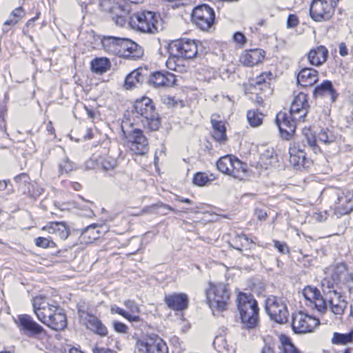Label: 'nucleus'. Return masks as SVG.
Here are the masks:
<instances>
[{
    "instance_id": "obj_1",
    "label": "nucleus",
    "mask_w": 353,
    "mask_h": 353,
    "mask_svg": "<svg viewBox=\"0 0 353 353\" xmlns=\"http://www.w3.org/2000/svg\"><path fill=\"white\" fill-rule=\"evenodd\" d=\"M327 276L321 282L323 292L333 291L336 287H345L353 292V268L349 269L345 263L334 264L327 269Z\"/></svg>"
},
{
    "instance_id": "obj_2",
    "label": "nucleus",
    "mask_w": 353,
    "mask_h": 353,
    "mask_svg": "<svg viewBox=\"0 0 353 353\" xmlns=\"http://www.w3.org/2000/svg\"><path fill=\"white\" fill-rule=\"evenodd\" d=\"M132 117L134 120L137 119L135 124L141 122L144 128L150 130H157L160 127V118L152 100L148 97L136 101Z\"/></svg>"
},
{
    "instance_id": "obj_3",
    "label": "nucleus",
    "mask_w": 353,
    "mask_h": 353,
    "mask_svg": "<svg viewBox=\"0 0 353 353\" xmlns=\"http://www.w3.org/2000/svg\"><path fill=\"white\" fill-rule=\"evenodd\" d=\"M102 44L107 51L122 57L135 59L143 54L138 44L128 39L107 37L102 40Z\"/></svg>"
},
{
    "instance_id": "obj_4",
    "label": "nucleus",
    "mask_w": 353,
    "mask_h": 353,
    "mask_svg": "<svg viewBox=\"0 0 353 353\" xmlns=\"http://www.w3.org/2000/svg\"><path fill=\"white\" fill-rule=\"evenodd\" d=\"M236 302L243 326L247 329L256 327L259 323V308L254 296L252 294L241 292L238 295Z\"/></svg>"
},
{
    "instance_id": "obj_5",
    "label": "nucleus",
    "mask_w": 353,
    "mask_h": 353,
    "mask_svg": "<svg viewBox=\"0 0 353 353\" xmlns=\"http://www.w3.org/2000/svg\"><path fill=\"white\" fill-rule=\"evenodd\" d=\"M137 124L128 119L123 120L121 131L128 141V146L137 154H144L149 149L148 141L143 132L135 127Z\"/></svg>"
},
{
    "instance_id": "obj_6",
    "label": "nucleus",
    "mask_w": 353,
    "mask_h": 353,
    "mask_svg": "<svg viewBox=\"0 0 353 353\" xmlns=\"http://www.w3.org/2000/svg\"><path fill=\"white\" fill-rule=\"evenodd\" d=\"M205 294L207 303L212 310L216 309L219 311L226 310L230 294L225 284L210 281Z\"/></svg>"
},
{
    "instance_id": "obj_7",
    "label": "nucleus",
    "mask_w": 353,
    "mask_h": 353,
    "mask_svg": "<svg viewBox=\"0 0 353 353\" xmlns=\"http://www.w3.org/2000/svg\"><path fill=\"white\" fill-rule=\"evenodd\" d=\"M218 170L234 179L242 180L246 172V165L233 155L221 157L216 163Z\"/></svg>"
},
{
    "instance_id": "obj_8",
    "label": "nucleus",
    "mask_w": 353,
    "mask_h": 353,
    "mask_svg": "<svg viewBox=\"0 0 353 353\" xmlns=\"http://www.w3.org/2000/svg\"><path fill=\"white\" fill-rule=\"evenodd\" d=\"M339 0H313L310 4V14L316 22L330 20L334 14Z\"/></svg>"
},
{
    "instance_id": "obj_9",
    "label": "nucleus",
    "mask_w": 353,
    "mask_h": 353,
    "mask_svg": "<svg viewBox=\"0 0 353 353\" xmlns=\"http://www.w3.org/2000/svg\"><path fill=\"white\" fill-rule=\"evenodd\" d=\"M265 311L270 319L278 323L283 324L288 320L290 314L283 298L269 296L265 301Z\"/></svg>"
},
{
    "instance_id": "obj_10",
    "label": "nucleus",
    "mask_w": 353,
    "mask_h": 353,
    "mask_svg": "<svg viewBox=\"0 0 353 353\" xmlns=\"http://www.w3.org/2000/svg\"><path fill=\"white\" fill-rule=\"evenodd\" d=\"M158 16L150 11H143L134 14L130 17L129 23L133 29L142 32L154 33L157 31L156 23Z\"/></svg>"
},
{
    "instance_id": "obj_11",
    "label": "nucleus",
    "mask_w": 353,
    "mask_h": 353,
    "mask_svg": "<svg viewBox=\"0 0 353 353\" xmlns=\"http://www.w3.org/2000/svg\"><path fill=\"white\" fill-rule=\"evenodd\" d=\"M192 21L193 23L203 31H209L214 26L215 12L207 4L196 6L192 11Z\"/></svg>"
},
{
    "instance_id": "obj_12",
    "label": "nucleus",
    "mask_w": 353,
    "mask_h": 353,
    "mask_svg": "<svg viewBox=\"0 0 353 353\" xmlns=\"http://www.w3.org/2000/svg\"><path fill=\"white\" fill-rule=\"evenodd\" d=\"M34 313L41 322L50 316L60 305L58 302L45 295H39L32 299Z\"/></svg>"
},
{
    "instance_id": "obj_13",
    "label": "nucleus",
    "mask_w": 353,
    "mask_h": 353,
    "mask_svg": "<svg viewBox=\"0 0 353 353\" xmlns=\"http://www.w3.org/2000/svg\"><path fill=\"white\" fill-rule=\"evenodd\" d=\"M14 323L21 334L30 337H37L46 334L43 327L37 323L32 317L28 314H19L14 319Z\"/></svg>"
},
{
    "instance_id": "obj_14",
    "label": "nucleus",
    "mask_w": 353,
    "mask_h": 353,
    "mask_svg": "<svg viewBox=\"0 0 353 353\" xmlns=\"http://www.w3.org/2000/svg\"><path fill=\"white\" fill-rule=\"evenodd\" d=\"M134 353H168V346L163 340L157 336L139 339Z\"/></svg>"
},
{
    "instance_id": "obj_15",
    "label": "nucleus",
    "mask_w": 353,
    "mask_h": 353,
    "mask_svg": "<svg viewBox=\"0 0 353 353\" xmlns=\"http://www.w3.org/2000/svg\"><path fill=\"white\" fill-rule=\"evenodd\" d=\"M320 321L303 312L293 315L292 326L296 333L303 334L312 332L319 326Z\"/></svg>"
},
{
    "instance_id": "obj_16",
    "label": "nucleus",
    "mask_w": 353,
    "mask_h": 353,
    "mask_svg": "<svg viewBox=\"0 0 353 353\" xmlns=\"http://www.w3.org/2000/svg\"><path fill=\"white\" fill-rule=\"evenodd\" d=\"M171 53H179L185 59H192L198 53L197 43L195 40L190 39H181L172 41L170 44Z\"/></svg>"
},
{
    "instance_id": "obj_17",
    "label": "nucleus",
    "mask_w": 353,
    "mask_h": 353,
    "mask_svg": "<svg viewBox=\"0 0 353 353\" xmlns=\"http://www.w3.org/2000/svg\"><path fill=\"white\" fill-rule=\"evenodd\" d=\"M296 121L299 120L290 112H280L276 114V123L283 139L289 140L292 137L296 130Z\"/></svg>"
},
{
    "instance_id": "obj_18",
    "label": "nucleus",
    "mask_w": 353,
    "mask_h": 353,
    "mask_svg": "<svg viewBox=\"0 0 353 353\" xmlns=\"http://www.w3.org/2000/svg\"><path fill=\"white\" fill-rule=\"evenodd\" d=\"M290 162L296 169L308 168L312 162L306 157L304 150L299 143H294L289 148Z\"/></svg>"
},
{
    "instance_id": "obj_19",
    "label": "nucleus",
    "mask_w": 353,
    "mask_h": 353,
    "mask_svg": "<svg viewBox=\"0 0 353 353\" xmlns=\"http://www.w3.org/2000/svg\"><path fill=\"white\" fill-rule=\"evenodd\" d=\"M308 108L309 104L307 95L300 92L294 97L289 112L294 115V118L304 121L305 117L308 112Z\"/></svg>"
},
{
    "instance_id": "obj_20",
    "label": "nucleus",
    "mask_w": 353,
    "mask_h": 353,
    "mask_svg": "<svg viewBox=\"0 0 353 353\" xmlns=\"http://www.w3.org/2000/svg\"><path fill=\"white\" fill-rule=\"evenodd\" d=\"M323 294L327 296L330 294V297L327 298L332 312L336 316L343 315L347 306V302L337 292L336 289H333V291L323 292Z\"/></svg>"
},
{
    "instance_id": "obj_21",
    "label": "nucleus",
    "mask_w": 353,
    "mask_h": 353,
    "mask_svg": "<svg viewBox=\"0 0 353 353\" xmlns=\"http://www.w3.org/2000/svg\"><path fill=\"white\" fill-rule=\"evenodd\" d=\"M148 71L146 68H139L130 72L125 79L123 87L132 90L141 85L148 79Z\"/></svg>"
},
{
    "instance_id": "obj_22",
    "label": "nucleus",
    "mask_w": 353,
    "mask_h": 353,
    "mask_svg": "<svg viewBox=\"0 0 353 353\" xmlns=\"http://www.w3.org/2000/svg\"><path fill=\"white\" fill-rule=\"evenodd\" d=\"M42 323L57 331L64 330L67 326V319L63 309L59 306L50 316L45 320V322Z\"/></svg>"
},
{
    "instance_id": "obj_23",
    "label": "nucleus",
    "mask_w": 353,
    "mask_h": 353,
    "mask_svg": "<svg viewBox=\"0 0 353 353\" xmlns=\"http://www.w3.org/2000/svg\"><path fill=\"white\" fill-rule=\"evenodd\" d=\"M149 82L155 88L170 87L176 83V77L172 73L160 71L155 72L150 76Z\"/></svg>"
},
{
    "instance_id": "obj_24",
    "label": "nucleus",
    "mask_w": 353,
    "mask_h": 353,
    "mask_svg": "<svg viewBox=\"0 0 353 353\" xmlns=\"http://www.w3.org/2000/svg\"><path fill=\"white\" fill-rule=\"evenodd\" d=\"M165 302L172 310L183 311L188 307V296L184 293H174L165 297Z\"/></svg>"
},
{
    "instance_id": "obj_25",
    "label": "nucleus",
    "mask_w": 353,
    "mask_h": 353,
    "mask_svg": "<svg viewBox=\"0 0 353 353\" xmlns=\"http://www.w3.org/2000/svg\"><path fill=\"white\" fill-rule=\"evenodd\" d=\"M265 52L261 49H252L244 51L240 56L241 63L248 67H253L262 62Z\"/></svg>"
},
{
    "instance_id": "obj_26",
    "label": "nucleus",
    "mask_w": 353,
    "mask_h": 353,
    "mask_svg": "<svg viewBox=\"0 0 353 353\" xmlns=\"http://www.w3.org/2000/svg\"><path fill=\"white\" fill-rule=\"evenodd\" d=\"M313 96L318 97H329L332 103L335 102L339 94L333 86L332 81L324 80L321 84L315 87Z\"/></svg>"
},
{
    "instance_id": "obj_27",
    "label": "nucleus",
    "mask_w": 353,
    "mask_h": 353,
    "mask_svg": "<svg viewBox=\"0 0 353 353\" xmlns=\"http://www.w3.org/2000/svg\"><path fill=\"white\" fill-rule=\"evenodd\" d=\"M296 80L302 87L312 86L319 81V72L311 68H303L297 74Z\"/></svg>"
},
{
    "instance_id": "obj_28",
    "label": "nucleus",
    "mask_w": 353,
    "mask_h": 353,
    "mask_svg": "<svg viewBox=\"0 0 353 353\" xmlns=\"http://www.w3.org/2000/svg\"><path fill=\"white\" fill-rule=\"evenodd\" d=\"M337 204L338 208L343 210V213L348 214L353 210V192L348 190H338Z\"/></svg>"
},
{
    "instance_id": "obj_29",
    "label": "nucleus",
    "mask_w": 353,
    "mask_h": 353,
    "mask_svg": "<svg viewBox=\"0 0 353 353\" xmlns=\"http://www.w3.org/2000/svg\"><path fill=\"white\" fill-rule=\"evenodd\" d=\"M327 55V49L323 46H320L316 48L312 49L307 53V59L311 65L319 66L326 61Z\"/></svg>"
},
{
    "instance_id": "obj_30",
    "label": "nucleus",
    "mask_w": 353,
    "mask_h": 353,
    "mask_svg": "<svg viewBox=\"0 0 353 353\" xmlns=\"http://www.w3.org/2000/svg\"><path fill=\"white\" fill-rule=\"evenodd\" d=\"M219 116L212 114L211 123L212 125V137L219 143H224L227 139L226 128L222 121L217 120Z\"/></svg>"
},
{
    "instance_id": "obj_31",
    "label": "nucleus",
    "mask_w": 353,
    "mask_h": 353,
    "mask_svg": "<svg viewBox=\"0 0 353 353\" xmlns=\"http://www.w3.org/2000/svg\"><path fill=\"white\" fill-rule=\"evenodd\" d=\"M43 230L56 236L61 240H65L69 235V229L64 222H51L44 226Z\"/></svg>"
},
{
    "instance_id": "obj_32",
    "label": "nucleus",
    "mask_w": 353,
    "mask_h": 353,
    "mask_svg": "<svg viewBox=\"0 0 353 353\" xmlns=\"http://www.w3.org/2000/svg\"><path fill=\"white\" fill-rule=\"evenodd\" d=\"M184 59L179 53L170 52V55L166 61V67L170 70L183 73L186 71Z\"/></svg>"
},
{
    "instance_id": "obj_33",
    "label": "nucleus",
    "mask_w": 353,
    "mask_h": 353,
    "mask_svg": "<svg viewBox=\"0 0 353 353\" xmlns=\"http://www.w3.org/2000/svg\"><path fill=\"white\" fill-rule=\"evenodd\" d=\"M87 327L93 332L104 336L108 334L107 327L102 323V322L96 316L92 315H88Z\"/></svg>"
},
{
    "instance_id": "obj_34",
    "label": "nucleus",
    "mask_w": 353,
    "mask_h": 353,
    "mask_svg": "<svg viewBox=\"0 0 353 353\" xmlns=\"http://www.w3.org/2000/svg\"><path fill=\"white\" fill-rule=\"evenodd\" d=\"M260 161L267 169L269 166H276L278 163V157L274 150L270 148L266 149L260 157Z\"/></svg>"
},
{
    "instance_id": "obj_35",
    "label": "nucleus",
    "mask_w": 353,
    "mask_h": 353,
    "mask_svg": "<svg viewBox=\"0 0 353 353\" xmlns=\"http://www.w3.org/2000/svg\"><path fill=\"white\" fill-rule=\"evenodd\" d=\"M110 67L108 59L101 57L96 58L91 62V68L93 72L97 74L105 72Z\"/></svg>"
},
{
    "instance_id": "obj_36",
    "label": "nucleus",
    "mask_w": 353,
    "mask_h": 353,
    "mask_svg": "<svg viewBox=\"0 0 353 353\" xmlns=\"http://www.w3.org/2000/svg\"><path fill=\"white\" fill-rule=\"evenodd\" d=\"M43 192V188L34 181H31L26 188L22 190L23 194L33 199H37Z\"/></svg>"
},
{
    "instance_id": "obj_37",
    "label": "nucleus",
    "mask_w": 353,
    "mask_h": 353,
    "mask_svg": "<svg viewBox=\"0 0 353 353\" xmlns=\"http://www.w3.org/2000/svg\"><path fill=\"white\" fill-rule=\"evenodd\" d=\"M281 345L279 347L280 353H301L286 336L280 337Z\"/></svg>"
},
{
    "instance_id": "obj_38",
    "label": "nucleus",
    "mask_w": 353,
    "mask_h": 353,
    "mask_svg": "<svg viewBox=\"0 0 353 353\" xmlns=\"http://www.w3.org/2000/svg\"><path fill=\"white\" fill-rule=\"evenodd\" d=\"M96 225H90L84 228L81 234V238L85 242L90 243L99 238V232L96 230Z\"/></svg>"
},
{
    "instance_id": "obj_39",
    "label": "nucleus",
    "mask_w": 353,
    "mask_h": 353,
    "mask_svg": "<svg viewBox=\"0 0 353 353\" xmlns=\"http://www.w3.org/2000/svg\"><path fill=\"white\" fill-rule=\"evenodd\" d=\"M272 75L271 72L263 73L256 77L255 80L253 81L252 85L256 89H259L260 90H270V83L267 82L266 78Z\"/></svg>"
},
{
    "instance_id": "obj_40",
    "label": "nucleus",
    "mask_w": 353,
    "mask_h": 353,
    "mask_svg": "<svg viewBox=\"0 0 353 353\" xmlns=\"http://www.w3.org/2000/svg\"><path fill=\"white\" fill-rule=\"evenodd\" d=\"M264 115L255 110H250L247 113V118L249 123L252 127H258L262 124Z\"/></svg>"
},
{
    "instance_id": "obj_41",
    "label": "nucleus",
    "mask_w": 353,
    "mask_h": 353,
    "mask_svg": "<svg viewBox=\"0 0 353 353\" xmlns=\"http://www.w3.org/2000/svg\"><path fill=\"white\" fill-rule=\"evenodd\" d=\"M303 134L309 147L311 148L315 153L319 151V148L316 145V136L312 130L305 128L303 131Z\"/></svg>"
},
{
    "instance_id": "obj_42",
    "label": "nucleus",
    "mask_w": 353,
    "mask_h": 353,
    "mask_svg": "<svg viewBox=\"0 0 353 353\" xmlns=\"http://www.w3.org/2000/svg\"><path fill=\"white\" fill-rule=\"evenodd\" d=\"M111 312L112 313H117L122 316L130 322H139L141 321V318L139 315L131 314L128 312L124 310L122 308H120L117 305L112 306L111 307Z\"/></svg>"
},
{
    "instance_id": "obj_43",
    "label": "nucleus",
    "mask_w": 353,
    "mask_h": 353,
    "mask_svg": "<svg viewBox=\"0 0 353 353\" xmlns=\"http://www.w3.org/2000/svg\"><path fill=\"white\" fill-rule=\"evenodd\" d=\"M323 297L319 292V296H316L315 300H314L310 305H314V307L320 312H323L327 310L328 299L327 296ZM330 297V294L327 295Z\"/></svg>"
},
{
    "instance_id": "obj_44",
    "label": "nucleus",
    "mask_w": 353,
    "mask_h": 353,
    "mask_svg": "<svg viewBox=\"0 0 353 353\" xmlns=\"http://www.w3.org/2000/svg\"><path fill=\"white\" fill-rule=\"evenodd\" d=\"M319 141L325 144H330L335 141L336 137L329 129L321 130L318 134Z\"/></svg>"
},
{
    "instance_id": "obj_45",
    "label": "nucleus",
    "mask_w": 353,
    "mask_h": 353,
    "mask_svg": "<svg viewBox=\"0 0 353 353\" xmlns=\"http://www.w3.org/2000/svg\"><path fill=\"white\" fill-rule=\"evenodd\" d=\"M319 290L316 288L310 285L305 287L303 290V295L305 300L308 301V303H307L306 304L310 305L311 303L315 300L316 296H319Z\"/></svg>"
},
{
    "instance_id": "obj_46",
    "label": "nucleus",
    "mask_w": 353,
    "mask_h": 353,
    "mask_svg": "<svg viewBox=\"0 0 353 353\" xmlns=\"http://www.w3.org/2000/svg\"><path fill=\"white\" fill-rule=\"evenodd\" d=\"M353 339V335L351 333L340 334L334 333L332 338V343L334 344H343L345 345L351 342Z\"/></svg>"
},
{
    "instance_id": "obj_47",
    "label": "nucleus",
    "mask_w": 353,
    "mask_h": 353,
    "mask_svg": "<svg viewBox=\"0 0 353 353\" xmlns=\"http://www.w3.org/2000/svg\"><path fill=\"white\" fill-rule=\"evenodd\" d=\"M74 169V164L68 157L59 163V172L60 174H67Z\"/></svg>"
},
{
    "instance_id": "obj_48",
    "label": "nucleus",
    "mask_w": 353,
    "mask_h": 353,
    "mask_svg": "<svg viewBox=\"0 0 353 353\" xmlns=\"http://www.w3.org/2000/svg\"><path fill=\"white\" fill-rule=\"evenodd\" d=\"M14 181L18 185L21 191L23 190V188H26L27 186L31 183V180L26 173H21L19 175H17L14 178Z\"/></svg>"
},
{
    "instance_id": "obj_49",
    "label": "nucleus",
    "mask_w": 353,
    "mask_h": 353,
    "mask_svg": "<svg viewBox=\"0 0 353 353\" xmlns=\"http://www.w3.org/2000/svg\"><path fill=\"white\" fill-rule=\"evenodd\" d=\"M35 245L37 247L42 248H54L55 247V243L50 238L46 237H38L35 239Z\"/></svg>"
},
{
    "instance_id": "obj_50",
    "label": "nucleus",
    "mask_w": 353,
    "mask_h": 353,
    "mask_svg": "<svg viewBox=\"0 0 353 353\" xmlns=\"http://www.w3.org/2000/svg\"><path fill=\"white\" fill-rule=\"evenodd\" d=\"M213 345L218 352L228 350V343L223 336H217L215 337Z\"/></svg>"
},
{
    "instance_id": "obj_51",
    "label": "nucleus",
    "mask_w": 353,
    "mask_h": 353,
    "mask_svg": "<svg viewBox=\"0 0 353 353\" xmlns=\"http://www.w3.org/2000/svg\"><path fill=\"white\" fill-rule=\"evenodd\" d=\"M209 181L210 179L208 175L203 172H197L194 174L193 178V183L197 186H204Z\"/></svg>"
},
{
    "instance_id": "obj_52",
    "label": "nucleus",
    "mask_w": 353,
    "mask_h": 353,
    "mask_svg": "<svg viewBox=\"0 0 353 353\" xmlns=\"http://www.w3.org/2000/svg\"><path fill=\"white\" fill-rule=\"evenodd\" d=\"M123 305L129 310V313L133 315H138L140 313V308L137 303L132 300H125L123 302Z\"/></svg>"
},
{
    "instance_id": "obj_53",
    "label": "nucleus",
    "mask_w": 353,
    "mask_h": 353,
    "mask_svg": "<svg viewBox=\"0 0 353 353\" xmlns=\"http://www.w3.org/2000/svg\"><path fill=\"white\" fill-rule=\"evenodd\" d=\"M7 112L6 105L3 102L0 103V130L6 133V123L5 121V114Z\"/></svg>"
},
{
    "instance_id": "obj_54",
    "label": "nucleus",
    "mask_w": 353,
    "mask_h": 353,
    "mask_svg": "<svg viewBox=\"0 0 353 353\" xmlns=\"http://www.w3.org/2000/svg\"><path fill=\"white\" fill-rule=\"evenodd\" d=\"M102 166L106 171L112 170L117 166V161L115 159L107 158L103 161Z\"/></svg>"
},
{
    "instance_id": "obj_55",
    "label": "nucleus",
    "mask_w": 353,
    "mask_h": 353,
    "mask_svg": "<svg viewBox=\"0 0 353 353\" xmlns=\"http://www.w3.org/2000/svg\"><path fill=\"white\" fill-rule=\"evenodd\" d=\"M274 246L279 250L281 254H288L290 252L289 248L285 243L280 242L279 241H274Z\"/></svg>"
},
{
    "instance_id": "obj_56",
    "label": "nucleus",
    "mask_w": 353,
    "mask_h": 353,
    "mask_svg": "<svg viewBox=\"0 0 353 353\" xmlns=\"http://www.w3.org/2000/svg\"><path fill=\"white\" fill-rule=\"evenodd\" d=\"M113 327L114 330L118 333L126 334L128 331V327L121 322L114 321L113 323Z\"/></svg>"
},
{
    "instance_id": "obj_57",
    "label": "nucleus",
    "mask_w": 353,
    "mask_h": 353,
    "mask_svg": "<svg viewBox=\"0 0 353 353\" xmlns=\"http://www.w3.org/2000/svg\"><path fill=\"white\" fill-rule=\"evenodd\" d=\"M17 23H18V19H14V18L11 17V16H10V19H8L7 21H6L3 23V32H5V33L8 32L10 30V28L14 26V25H16Z\"/></svg>"
},
{
    "instance_id": "obj_58",
    "label": "nucleus",
    "mask_w": 353,
    "mask_h": 353,
    "mask_svg": "<svg viewBox=\"0 0 353 353\" xmlns=\"http://www.w3.org/2000/svg\"><path fill=\"white\" fill-rule=\"evenodd\" d=\"M299 23V19L295 14H290L287 20V27L288 28H295Z\"/></svg>"
},
{
    "instance_id": "obj_59",
    "label": "nucleus",
    "mask_w": 353,
    "mask_h": 353,
    "mask_svg": "<svg viewBox=\"0 0 353 353\" xmlns=\"http://www.w3.org/2000/svg\"><path fill=\"white\" fill-rule=\"evenodd\" d=\"M112 20L117 26L120 27L124 26L126 23L125 17L122 14H116L114 17H112Z\"/></svg>"
},
{
    "instance_id": "obj_60",
    "label": "nucleus",
    "mask_w": 353,
    "mask_h": 353,
    "mask_svg": "<svg viewBox=\"0 0 353 353\" xmlns=\"http://www.w3.org/2000/svg\"><path fill=\"white\" fill-rule=\"evenodd\" d=\"M233 40L241 45H243L246 41L245 35L241 32H236L234 34Z\"/></svg>"
},
{
    "instance_id": "obj_61",
    "label": "nucleus",
    "mask_w": 353,
    "mask_h": 353,
    "mask_svg": "<svg viewBox=\"0 0 353 353\" xmlns=\"http://www.w3.org/2000/svg\"><path fill=\"white\" fill-rule=\"evenodd\" d=\"M254 215L259 221H265L268 217V214L265 210L261 208H256L254 210Z\"/></svg>"
},
{
    "instance_id": "obj_62",
    "label": "nucleus",
    "mask_w": 353,
    "mask_h": 353,
    "mask_svg": "<svg viewBox=\"0 0 353 353\" xmlns=\"http://www.w3.org/2000/svg\"><path fill=\"white\" fill-rule=\"evenodd\" d=\"M10 16L14 19H17L19 21L20 19L24 17V10L22 7H19L12 12Z\"/></svg>"
},
{
    "instance_id": "obj_63",
    "label": "nucleus",
    "mask_w": 353,
    "mask_h": 353,
    "mask_svg": "<svg viewBox=\"0 0 353 353\" xmlns=\"http://www.w3.org/2000/svg\"><path fill=\"white\" fill-rule=\"evenodd\" d=\"M261 353H274V345L271 343H265Z\"/></svg>"
},
{
    "instance_id": "obj_64",
    "label": "nucleus",
    "mask_w": 353,
    "mask_h": 353,
    "mask_svg": "<svg viewBox=\"0 0 353 353\" xmlns=\"http://www.w3.org/2000/svg\"><path fill=\"white\" fill-rule=\"evenodd\" d=\"M313 217L316 221L322 222L327 219V214L326 212L315 213Z\"/></svg>"
}]
</instances>
